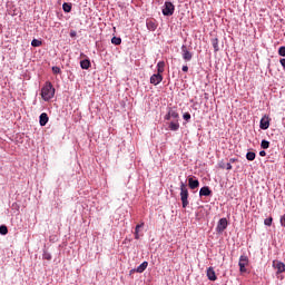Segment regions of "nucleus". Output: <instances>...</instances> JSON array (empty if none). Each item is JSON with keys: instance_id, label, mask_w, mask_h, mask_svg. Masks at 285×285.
I'll use <instances>...</instances> for the list:
<instances>
[{"instance_id": "1", "label": "nucleus", "mask_w": 285, "mask_h": 285, "mask_svg": "<svg viewBox=\"0 0 285 285\" xmlns=\"http://www.w3.org/2000/svg\"><path fill=\"white\" fill-rule=\"evenodd\" d=\"M41 97L43 101H50L52 97H55V87H52V82H46L41 89Z\"/></svg>"}, {"instance_id": "2", "label": "nucleus", "mask_w": 285, "mask_h": 285, "mask_svg": "<svg viewBox=\"0 0 285 285\" xmlns=\"http://www.w3.org/2000/svg\"><path fill=\"white\" fill-rule=\"evenodd\" d=\"M180 202L183 204V208H188V187L185 183H180Z\"/></svg>"}, {"instance_id": "3", "label": "nucleus", "mask_w": 285, "mask_h": 285, "mask_svg": "<svg viewBox=\"0 0 285 285\" xmlns=\"http://www.w3.org/2000/svg\"><path fill=\"white\" fill-rule=\"evenodd\" d=\"M163 14L164 17H173V14H175V4L170 1H166L163 7Z\"/></svg>"}, {"instance_id": "4", "label": "nucleus", "mask_w": 285, "mask_h": 285, "mask_svg": "<svg viewBox=\"0 0 285 285\" xmlns=\"http://www.w3.org/2000/svg\"><path fill=\"white\" fill-rule=\"evenodd\" d=\"M248 264H249L248 256L242 255V256L239 257V262H238L239 272H240L242 274L248 273V269L246 268V266H248Z\"/></svg>"}, {"instance_id": "5", "label": "nucleus", "mask_w": 285, "mask_h": 285, "mask_svg": "<svg viewBox=\"0 0 285 285\" xmlns=\"http://www.w3.org/2000/svg\"><path fill=\"white\" fill-rule=\"evenodd\" d=\"M181 55L185 61H190L193 59V53L189 52L188 47H186V45L181 46Z\"/></svg>"}, {"instance_id": "6", "label": "nucleus", "mask_w": 285, "mask_h": 285, "mask_svg": "<svg viewBox=\"0 0 285 285\" xmlns=\"http://www.w3.org/2000/svg\"><path fill=\"white\" fill-rule=\"evenodd\" d=\"M161 81H164V76H161V73H154L150 77V83H153V86H159Z\"/></svg>"}, {"instance_id": "7", "label": "nucleus", "mask_w": 285, "mask_h": 285, "mask_svg": "<svg viewBox=\"0 0 285 285\" xmlns=\"http://www.w3.org/2000/svg\"><path fill=\"white\" fill-rule=\"evenodd\" d=\"M269 127H271V118L268 116H264L261 119L259 128L261 130H268Z\"/></svg>"}, {"instance_id": "8", "label": "nucleus", "mask_w": 285, "mask_h": 285, "mask_svg": "<svg viewBox=\"0 0 285 285\" xmlns=\"http://www.w3.org/2000/svg\"><path fill=\"white\" fill-rule=\"evenodd\" d=\"M225 228H228V220L226 218H220L217 225V232L224 233Z\"/></svg>"}, {"instance_id": "9", "label": "nucleus", "mask_w": 285, "mask_h": 285, "mask_svg": "<svg viewBox=\"0 0 285 285\" xmlns=\"http://www.w3.org/2000/svg\"><path fill=\"white\" fill-rule=\"evenodd\" d=\"M273 267L277 271L278 274L285 273V264L281 261H273Z\"/></svg>"}, {"instance_id": "10", "label": "nucleus", "mask_w": 285, "mask_h": 285, "mask_svg": "<svg viewBox=\"0 0 285 285\" xmlns=\"http://www.w3.org/2000/svg\"><path fill=\"white\" fill-rule=\"evenodd\" d=\"M199 195L200 197H210V195H213V190H210V187L205 186L200 188Z\"/></svg>"}, {"instance_id": "11", "label": "nucleus", "mask_w": 285, "mask_h": 285, "mask_svg": "<svg viewBox=\"0 0 285 285\" xmlns=\"http://www.w3.org/2000/svg\"><path fill=\"white\" fill-rule=\"evenodd\" d=\"M188 186L191 190H195L196 188H199V180L194 179L193 177L188 178Z\"/></svg>"}, {"instance_id": "12", "label": "nucleus", "mask_w": 285, "mask_h": 285, "mask_svg": "<svg viewBox=\"0 0 285 285\" xmlns=\"http://www.w3.org/2000/svg\"><path fill=\"white\" fill-rule=\"evenodd\" d=\"M207 277L210 282L217 281V275L215 274V268H213V267L207 268Z\"/></svg>"}, {"instance_id": "13", "label": "nucleus", "mask_w": 285, "mask_h": 285, "mask_svg": "<svg viewBox=\"0 0 285 285\" xmlns=\"http://www.w3.org/2000/svg\"><path fill=\"white\" fill-rule=\"evenodd\" d=\"M146 26L151 32H155V30H157V21L155 20H147Z\"/></svg>"}, {"instance_id": "14", "label": "nucleus", "mask_w": 285, "mask_h": 285, "mask_svg": "<svg viewBox=\"0 0 285 285\" xmlns=\"http://www.w3.org/2000/svg\"><path fill=\"white\" fill-rule=\"evenodd\" d=\"M165 68H166V62L159 61V62L157 63V73H158V75H164Z\"/></svg>"}, {"instance_id": "15", "label": "nucleus", "mask_w": 285, "mask_h": 285, "mask_svg": "<svg viewBox=\"0 0 285 285\" xmlns=\"http://www.w3.org/2000/svg\"><path fill=\"white\" fill-rule=\"evenodd\" d=\"M48 121H49L48 114L42 112L40 115V120H39L40 126H46V124H48Z\"/></svg>"}, {"instance_id": "16", "label": "nucleus", "mask_w": 285, "mask_h": 285, "mask_svg": "<svg viewBox=\"0 0 285 285\" xmlns=\"http://www.w3.org/2000/svg\"><path fill=\"white\" fill-rule=\"evenodd\" d=\"M212 46L214 48V52H219V39L213 38L212 39Z\"/></svg>"}, {"instance_id": "17", "label": "nucleus", "mask_w": 285, "mask_h": 285, "mask_svg": "<svg viewBox=\"0 0 285 285\" xmlns=\"http://www.w3.org/2000/svg\"><path fill=\"white\" fill-rule=\"evenodd\" d=\"M80 68H82V70H88V68H90V60L85 59L80 61Z\"/></svg>"}, {"instance_id": "18", "label": "nucleus", "mask_w": 285, "mask_h": 285, "mask_svg": "<svg viewBox=\"0 0 285 285\" xmlns=\"http://www.w3.org/2000/svg\"><path fill=\"white\" fill-rule=\"evenodd\" d=\"M146 268H148V262H144L141 263L138 267H137V273H144V271H146Z\"/></svg>"}, {"instance_id": "19", "label": "nucleus", "mask_w": 285, "mask_h": 285, "mask_svg": "<svg viewBox=\"0 0 285 285\" xmlns=\"http://www.w3.org/2000/svg\"><path fill=\"white\" fill-rule=\"evenodd\" d=\"M169 130H173V131L179 130V122H177V121H171V122L169 124Z\"/></svg>"}, {"instance_id": "20", "label": "nucleus", "mask_w": 285, "mask_h": 285, "mask_svg": "<svg viewBox=\"0 0 285 285\" xmlns=\"http://www.w3.org/2000/svg\"><path fill=\"white\" fill-rule=\"evenodd\" d=\"M255 157H257V155H256L254 151H248V153L246 154V159H247L248 161H255Z\"/></svg>"}, {"instance_id": "21", "label": "nucleus", "mask_w": 285, "mask_h": 285, "mask_svg": "<svg viewBox=\"0 0 285 285\" xmlns=\"http://www.w3.org/2000/svg\"><path fill=\"white\" fill-rule=\"evenodd\" d=\"M62 10H63V12H71L72 11V4H70L68 2H65L62 4Z\"/></svg>"}, {"instance_id": "22", "label": "nucleus", "mask_w": 285, "mask_h": 285, "mask_svg": "<svg viewBox=\"0 0 285 285\" xmlns=\"http://www.w3.org/2000/svg\"><path fill=\"white\" fill-rule=\"evenodd\" d=\"M261 148H263V150H267V148H271V142L268 140H262Z\"/></svg>"}, {"instance_id": "23", "label": "nucleus", "mask_w": 285, "mask_h": 285, "mask_svg": "<svg viewBox=\"0 0 285 285\" xmlns=\"http://www.w3.org/2000/svg\"><path fill=\"white\" fill-rule=\"evenodd\" d=\"M169 116H171V119H179V114L177 112V110L170 109Z\"/></svg>"}, {"instance_id": "24", "label": "nucleus", "mask_w": 285, "mask_h": 285, "mask_svg": "<svg viewBox=\"0 0 285 285\" xmlns=\"http://www.w3.org/2000/svg\"><path fill=\"white\" fill-rule=\"evenodd\" d=\"M111 43H114V46H121V38L114 37Z\"/></svg>"}, {"instance_id": "25", "label": "nucleus", "mask_w": 285, "mask_h": 285, "mask_svg": "<svg viewBox=\"0 0 285 285\" xmlns=\"http://www.w3.org/2000/svg\"><path fill=\"white\" fill-rule=\"evenodd\" d=\"M41 40H37V39H33L32 41H31V46L33 47V48H39L40 46H41Z\"/></svg>"}, {"instance_id": "26", "label": "nucleus", "mask_w": 285, "mask_h": 285, "mask_svg": "<svg viewBox=\"0 0 285 285\" xmlns=\"http://www.w3.org/2000/svg\"><path fill=\"white\" fill-rule=\"evenodd\" d=\"M0 235H8V226L6 225L0 226Z\"/></svg>"}, {"instance_id": "27", "label": "nucleus", "mask_w": 285, "mask_h": 285, "mask_svg": "<svg viewBox=\"0 0 285 285\" xmlns=\"http://www.w3.org/2000/svg\"><path fill=\"white\" fill-rule=\"evenodd\" d=\"M265 226H272L273 225V217L266 218L264 220Z\"/></svg>"}, {"instance_id": "28", "label": "nucleus", "mask_w": 285, "mask_h": 285, "mask_svg": "<svg viewBox=\"0 0 285 285\" xmlns=\"http://www.w3.org/2000/svg\"><path fill=\"white\" fill-rule=\"evenodd\" d=\"M53 75H61V68L59 67H52Z\"/></svg>"}, {"instance_id": "29", "label": "nucleus", "mask_w": 285, "mask_h": 285, "mask_svg": "<svg viewBox=\"0 0 285 285\" xmlns=\"http://www.w3.org/2000/svg\"><path fill=\"white\" fill-rule=\"evenodd\" d=\"M278 55H279L281 57H285V47H281V48L278 49Z\"/></svg>"}, {"instance_id": "30", "label": "nucleus", "mask_w": 285, "mask_h": 285, "mask_svg": "<svg viewBox=\"0 0 285 285\" xmlns=\"http://www.w3.org/2000/svg\"><path fill=\"white\" fill-rule=\"evenodd\" d=\"M43 259H47L48 262H50V259H52V256L48 253L43 254Z\"/></svg>"}, {"instance_id": "31", "label": "nucleus", "mask_w": 285, "mask_h": 285, "mask_svg": "<svg viewBox=\"0 0 285 285\" xmlns=\"http://www.w3.org/2000/svg\"><path fill=\"white\" fill-rule=\"evenodd\" d=\"M183 118L185 119V121H190V114H184Z\"/></svg>"}, {"instance_id": "32", "label": "nucleus", "mask_w": 285, "mask_h": 285, "mask_svg": "<svg viewBox=\"0 0 285 285\" xmlns=\"http://www.w3.org/2000/svg\"><path fill=\"white\" fill-rule=\"evenodd\" d=\"M281 226L285 228V214L281 217Z\"/></svg>"}, {"instance_id": "33", "label": "nucleus", "mask_w": 285, "mask_h": 285, "mask_svg": "<svg viewBox=\"0 0 285 285\" xmlns=\"http://www.w3.org/2000/svg\"><path fill=\"white\" fill-rule=\"evenodd\" d=\"M225 168L226 170H233V165H230V163H227Z\"/></svg>"}, {"instance_id": "34", "label": "nucleus", "mask_w": 285, "mask_h": 285, "mask_svg": "<svg viewBox=\"0 0 285 285\" xmlns=\"http://www.w3.org/2000/svg\"><path fill=\"white\" fill-rule=\"evenodd\" d=\"M139 228H144V223H140L139 225H137L135 230L139 233Z\"/></svg>"}, {"instance_id": "35", "label": "nucleus", "mask_w": 285, "mask_h": 285, "mask_svg": "<svg viewBox=\"0 0 285 285\" xmlns=\"http://www.w3.org/2000/svg\"><path fill=\"white\" fill-rule=\"evenodd\" d=\"M165 119L170 120L171 119V116H170V112L168 111V114L165 116Z\"/></svg>"}, {"instance_id": "36", "label": "nucleus", "mask_w": 285, "mask_h": 285, "mask_svg": "<svg viewBox=\"0 0 285 285\" xmlns=\"http://www.w3.org/2000/svg\"><path fill=\"white\" fill-rule=\"evenodd\" d=\"M135 239H139V232L135 230Z\"/></svg>"}, {"instance_id": "37", "label": "nucleus", "mask_w": 285, "mask_h": 285, "mask_svg": "<svg viewBox=\"0 0 285 285\" xmlns=\"http://www.w3.org/2000/svg\"><path fill=\"white\" fill-rule=\"evenodd\" d=\"M261 157H266V153L264 150L259 151Z\"/></svg>"}, {"instance_id": "38", "label": "nucleus", "mask_w": 285, "mask_h": 285, "mask_svg": "<svg viewBox=\"0 0 285 285\" xmlns=\"http://www.w3.org/2000/svg\"><path fill=\"white\" fill-rule=\"evenodd\" d=\"M188 71V66H183V72H187Z\"/></svg>"}, {"instance_id": "39", "label": "nucleus", "mask_w": 285, "mask_h": 285, "mask_svg": "<svg viewBox=\"0 0 285 285\" xmlns=\"http://www.w3.org/2000/svg\"><path fill=\"white\" fill-rule=\"evenodd\" d=\"M76 36H77V32H75V31L70 32V37H76Z\"/></svg>"}, {"instance_id": "40", "label": "nucleus", "mask_w": 285, "mask_h": 285, "mask_svg": "<svg viewBox=\"0 0 285 285\" xmlns=\"http://www.w3.org/2000/svg\"><path fill=\"white\" fill-rule=\"evenodd\" d=\"M220 168H226L224 165H220Z\"/></svg>"}, {"instance_id": "41", "label": "nucleus", "mask_w": 285, "mask_h": 285, "mask_svg": "<svg viewBox=\"0 0 285 285\" xmlns=\"http://www.w3.org/2000/svg\"><path fill=\"white\" fill-rule=\"evenodd\" d=\"M230 161H232V163H234V161H235V159H230Z\"/></svg>"}]
</instances>
